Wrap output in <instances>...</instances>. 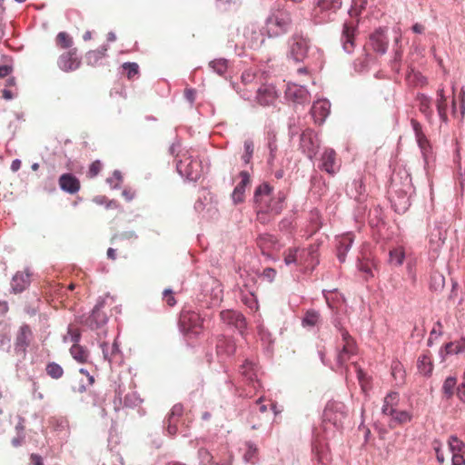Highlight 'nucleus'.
Here are the masks:
<instances>
[{"instance_id": "14", "label": "nucleus", "mask_w": 465, "mask_h": 465, "mask_svg": "<svg viewBox=\"0 0 465 465\" xmlns=\"http://www.w3.org/2000/svg\"><path fill=\"white\" fill-rule=\"evenodd\" d=\"M277 92L272 84H262L258 90L256 100L262 106L272 104L277 99Z\"/></svg>"}, {"instance_id": "44", "label": "nucleus", "mask_w": 465, "mask_h": 465, "mask_svg": "<svg viewBox=\"0 0 465 465\" xmlns=\"http://www.w3.org/2000/svg\"><path fill=\"white\" fill-rule=\"evenodd\" d=\"M320 315L315 311H308L303 318V324L307 326H314L319 321Z\"/></svg>"}, {"instance_id": "47", "label": "nucleus", "mask_w": 465, "mask_h": 465, "mask_svg": "<svg viewBox=\"0 0 465 465\" xmlns=\"http://www.w3.org/2000/svg\"><path fill=\"white\" fill-rule=\"evenodd\" d=\"M244 149H245V153H243V155L242 156L243 162L247 164L250 163L252 157V153H253V143L252 141H245L244 142Z\"/></svg>"}, {"instance_id": "51", "label": "nucleus", "mask_w": 465, "mask_h": 465, "mask_svg": "<svg viewBox=\"0 0 465 465\" xmlns=\"http://www.w3.org/2000/svg\"><path fill=\"white\" fill-rule=\"evenodd\" d=\"M101 170H102V163H101V162L98 161V160L94 161L89 166L87 176L89 178H94V177H95L100 173Z\"/></svg>"}, {"instance_id": "46", "label": "nucleus", "mask_w": 465, "mask_h": 465, "mask_svg": "<svg viewBox=\"0 0 465 465\" xmlns=\"http://www.w3.org/2000/svg\"><path fill=\"white\" fill-rule=\"evenodd\" d=\"M183 406L180 403L178 404H175L173 406L169 415H168V418L171 419V421H178L179 418L183 415Z\"/></svg>"}, {"instance_id": "58", "label": "nucleus", "mask_w": 465, "mask_h": 465, "mask_svg": "<svg viewBox=\"0 0 465 465\" xmlns=\"http://www.w3.org/2000/svg\"><path fill=\"white\" fill-rule=\"evenodd\" d=\"M177 422L171 421V419L167 418V431L172 436L175 435L178 431Z\"/></svg>"}, {"instance_id": "61", "label": "nucleus", "mask_w": 465, "mask_h": 465, "mask_svg": "<svg viewBox=\"0 0 465 465\" xmlns=\"http://www.w3.org/2000/svg\"><path fill=\"white\" fill-rule=\"evenodd\" d=\"M411 124L414 131L415 137L419 135L420 136V134H423L421 124L415 119H411Z\"/></svg>"}, {"instance_id": "19", "label": "nucleus", "mask_w": 465, "mask_h": 465, "mask_svg": "<svg viewBox=\"0 0 465 465\" xmlns=\"http://www.w3.org/2000/svg\"><path fill=\"white\" fill-rule=\"evenodd\" d=\"M321 168L329 174H334L339 169L336 163V153L333 149H326L322 155Z\"/></svg>"}, {"instance_id": "60", "label": "nucleus", "mask_w": 465, "mask_h": 465, "mask_svg": "<svg viewBox=\"0 0 465 465\" xmlns=\"http://www.w3.org/2000/svg\"><path fill=\"white\" fill-rule=\"evenodd\" d=\"M451 465H465V459L462 454L454 453L451 459Z\"/></svg>"}, {"instance_id": "30", "label": "nucleus", "mask_w": 465, "mask_h": 465, "mask_svg": "<svg viewBox=\"0 0 465 465\" xmlns=\"http://www.w3.org/2000/svg\"><path fill=\"white\" fill-rule=\"evenodd\" d=\"M417 367L419 371L424 376H430L433 371V364L427 355L419 357L417 361Z\"/></svg>"}, {"instance_id": "54", "label": "nucleus", "mask_w": 465, "mask_h": 465, "mask_svg": "<svg viewBox=\"0 0 465 465\" xmlns=\"http://www.w3.org/2000/svg\"><path fill=\"white\" fill-rule=\"evenodd\" d=\"M437 111H438V114H439L440 117L443 121H446L447 120V114H446L447 106H446V103H441V101H437Z\"/></svg>"}, {"instance_id": "33", "label": "nucleus", "mask_w": 465, "mask_h": 465, "mask_svg": "<svg viewBox=\"0 0 465 465\" xmlns=\"http://www.w3.org/2000/svg\"><path fill=\"white\" fill-rule=\"evenodd\" d=\"M28 284V275L25 277L23 273H16L13 278V289L15 292H21Z\"/></svg>"}, {"instance_id": "31", "label": "nucleus", "mask_w": 465, "mask_h": 465, "mask_svg": "<svg viewBox=\"0 0 465 465\" xmlns=\"http://www.w3.org/2000/svg\"><path fill=\"white\" fill-rule=\"evenodd\" d=\"M70 353L80 363H85L89 357L88 351L79 344H74L70 349Z\"/></svg>"}, {"instance_id": "2", "label": "nucleus", "mask_w": 465, "mask_h": 465, "mask_svg": "<svg viewBox=\"0 0 465 465\" xmlns=\"http://www.w3.org/2000/svg\"><path fill=\"white\" fill-rule=\"evenodd\" d=\"M401 173H393L391 177V184L388 188V200L396 213H404L410 206V197L408 195L411 189V177L404 173V180Z\"/></svg>"}, {"instance_id": "20", "label": "nucleus", "mask_w": 465, "mask_h": 465, "mask_svg": "<svg viewBox=\"0 0 465 465\" xmlns=\"http://www.w3.org/2000/svg\"><path fill=\"white\" fill-rule=\"evenodd\" d=\"M106 321V314L102 311L101 305L98 304L93 309L91 314L86 319L85 323L88 327L94 330L104 325Z\"/></svg>"}, {"instance_id": "39", "label": "nucleus", "mask_w": 465, "mask_h": 465, "mask_svg": "<svg viewBox=\"0 0 465 465\" xmlns=\"http://www.w3.org/2000/svg\"><path fill=\"white\" fill-rule=\"evenodd\" d=\"M449 446L450 450L452 452V455L454 453H460L463 451V449L465 448V444L462 440H460L456 435H451L449 438Z\"/></svg>"}, {"instance_id": "50", "label": "nucleus", "mask_w": 465, "mask_h": 465, "mask_svg": "<svg viewBox=\"0 0 465 465\" xmlns=\"http://www.w3.org/2000/svg\"><path fill=\"white\" fill-rule=\"evenodd\" d=\"M276 275H277L276 270L273 268L268 267L262 271L261 277L262 278V280H264L268 282H272L274 281Z\"/></svg>"}, {"instance_id": "9", "label": "nucleus", "mask_w": 465, "mask_h": 465, "mask_svg": "<svg viewBox=\"0 0 465 465\" xmlns=\"http://www.w3.org/2000/svg\"><path fill=\"white\" fill-rule=\"evenodd\" d=\"M240 372L244 378L250 391L245 393L246 397H252L261 388V383L257 378V371L255 365L249 361H246L240 368Z\"/></svg>"}, {"instance_id": "15", "label": "nucleus", "mask_w": 465, "mask_h": 465, "mask_svg": "<svg viewBox=\"0 0 465 465\" xmlns=\"http://www.w3.org/2000/svg\"><path fill=\"white\" fill-rule=\"evenodd\" d=\"M356 32V24L354 21L345 22L343 25L341 42L343 49L351 53L354 48V36Z\"/></svg>"}, {"instance_id": "22", "label": "nucleus", "mask_w": 465, "mask_h": 465, "mask_svg": "<svg viewBox=\"0 0 465 465\" xmlns=\"http://www.w3.org/2000/svg\"><path fill=\"white\" fill-rule=\"evenodd\" d=\"M400 395L397 391L388 393L383 401L381 408L382 413L386 415H394L396 406L399 404Z\"/></svg>"}, {"instance_id": "17", "label": "nucleus", "mask_w": 465, "mask_h": 465, "mask_svg": "<svg viewBox=\"0 0 465 465\" xmlns=\"http://www.w3.org/2000/svg\"><path fill=\"white\" fill-rule=\"evenodd\" d=\"M331 104L327 100H319L312 107L311 113L316 124H322L330 113Z\"/></svg>"}, {"instance_id": "56", "label": "nucleus", "mask_w": 465, "mask_h": 465, "mask_svg": "<svg viewBox=\"0 0 465 465\" xmlns=\"http://www.w3.org/2000/svg\"><path fill=\"white\" fill-rule=\"evenodd\" d=\"M258 410L261 413H264L268 411L267 405L263 403L262 397H260L254 403L252 411Z\"/></svg>"}, {"instance_id": "6", "label": "nucleus", "mask_w": 465, "mask_h": 465, "mask_svg": "<svg viewBox=\"0 0 465 465\" xmlns=\"http://www.w3.org/2000/svg\"><path fill=\"white\" fill-rule=\"evenodd\" d=\"M179 327L183 334L196 336L203 331V319L195 312L183 311L180 315Z\"/></svg>"}, {"instance_id": "28", "label": "nucleus", "mask_w": 465, "mask_h": 465, "mask_svg": "<svg viewBox=\"0 0 465 465\" xmlns=\"http://www.w3.org/2000/svg\"><path fill=\"white\" fill-rule=\"evenodd\" d=\"M405 258L404 251L401 247L392 248L389 251L388 263L391 266H400Z\"/></svg>"}, {"instance_id": "1", "label": "nucleus", "mask_w": 465, "mask_h": 465, "mask_svg": "<svg viewBox=\"0 0 465 465\" xmlns=\"http://www.w3.org/2000/svg\"><path fill=\"white\" fill-rule=\"evenodd\" d=\"M258 215L268 214L274 217L282 213L284 208L285 195L279 193L272 194V187L266 183L260 184L254 193Z\"/></svg>"}, {"instance_id": "12", "label": "nucleus", "mask_w": 465, "mask_h": 465, "mask_svg": "<svg viewBox=\"0 0 465 465\" xmlns=\"http://www.w3.org/2000/svg\"><path fill=\"white\" fill-rule=\"evenodd\" d=\"M318 263V247L316 245H310L306 249H301L300 266L305 270H313Z\"/></svg>"}, {"instance_id": "11", "label": "nucleus", "mask_w": 465, "mask_h": 465, "mask_svg": "<svg viewBox=\"0 0 465 465\" xmlns=\"http://www.w3.org/2000/svg\"><path fill=\"white\" fill-rule=\"evenodd\" d=\"M220 318L223 323L235 327L241 333L246 327L245 318L239 312L224 310L220 312Z\"/></svg>"}, {"instance_id": "25", "label": "nucleus", "mask_w": 465, "mask_h": 465, "mask_svg": "<svg viewBox=\"0 0 465 465\" xmlns=\"http://www.w3.org/2000/svg\"><path fill=\"white\" fill-rule=\"evenodd\" d=\"M277 244L276 238L272 234H261L257 238V245L262 250V253L269 252L272 249H274Z\"/></svg>"}, {"instance_id": "3", "label": "nucleus", "mask_w": 465, "mask_h": 465, "mask_svg": "<svg viewBox=\"0 0 465 465\" xmlns=\"http://www.w3.org/2000/svg\"><path fill=\"white\" fill-rule=\"evenodd\" d=\"M292 24L291 13L284 9H279L267 18L265 31L269 36L277 37L286 34L290 30Z\"/></svg>"}, {"instance_id": "13", "label": "nucleus", "mask_w": 465, "mask_h": 465, "mask_svg": "<svg viewBox=\"0 0 465 465\" xmlns=\"http://www.w3.org/2000/svg\"><path fill=\"white\" fill-rule=\"evenodd\" d=\"M80 60L77 57V50L71 49L64 53L58 59V65L64 71H74L80 66Z\"/></svg>"}, {"instance_id": "21", "label": "nucleus", "mask_w": 465, "mask_h": 465, "mask_svg": "<svg viewBox=\"0 0 465 465\" xmlns=\"http://www.w3.org/2000/svg\"><path fill=\"white\" fill-rule=\"evenodd\" d=\"M59 186L63 191L74 194L80 190V182L74 175L64 173L59 178Z\"/></svg>"}, {"instance_id": "35", "label": "nucleus", "mask_w": 465, "mask_h": 465, "mask_svg": "<svg viewBox=\"0 0 465 465\" xmlns=\"http://www.w3.org/2000/svg\"><path fill=\"white\" fill-rule=\"evenodd\" d=\"M45 371L49 377L54 380H58L64 375V369L56 362L47 363Z\"/></svg>"}, {"instance_id": "40", "label": "nucleus", "mask_w": 465, "mask_h": 465, "mask_svg": "<svg viewBox=\"0 0 465 465\" xmlns=\"http://www.w3.org/2000/svg\"><path fill=\"white\" fill-rule=\"evenodd\" d=\"M391 375L399 381L403 382L405 379V371L402 364L400 361H393L391 364Z\"/></svg>"}, {"instance_id": "23", "label": "nucleus", "mask_w": 465, "mask_h": 465, "mask_svg": "<svg viewBox=\"0 0 465 465\" xmlns=\"http://www.w3.org/2000/svg\"><path fill=\"white\" fill-rule=\"evenodd\" d=\"M353 237L351 233L341 235L338 240L337 256L341 262L345 261L347 252L350 250Z\"/></svg>"}, {"instance_id": "41", "label": "nucleus", "mask_w": 465, "mask_h": 465, "mask_svg": "<svg viewBox=\"0 0 465 465\" xmlns=\"http://www.w3.org/2000/svg\"><path fill=\"white\" fill-rule=\"evenodd\" d=\"M210 67L219 75H223L227 72V61L225 59H217L210 62Z\"/></svg>"}, {"instance_id": "42", "label": "nucleus", "mask_w": 465, "mask_h": 465, "mask_svg": "<svg viewBox=\"0 0 465 465\" xmlns=\"http://www.w3.org/2000/svg\"><path fill=\"white\" fill-rule=\"evenodd\" d=\"M56 45L61 48H69L73 45V39L66 32H60L56 36Z\"/></svg>"}, {"instance_id": "34", "label": "nucleus", "mask_w": 465, "mask_h": 465, "mask_svg": "<svg viewBox=\"0 0 465 465\" xmlns=\"http://www.w3.org/2000/svg\"><path fill=\"white\" fill-rule=\"evenodd\" d=\"M359 268L361 272L371 276H373L371 269H376L375 262L373 261H369V257L367 256V250L365 248L362 251V261H361Z\"/></svg>"}, {"instance_id": "10", "label": "nucleus", "mask_w": 465, "mask_h": 465, "mask_svg": "<svg viewBox=\"0 0 465 465\" xmlns=\"http://www.w3.org/2000/svg\"><path fill=\"white\" fill-rule=\"evenodd\" d=\"M309 49V40L302 35H293L291 38L290 54L296 61H302Z\"/></svg>"}, {"instance_id": "52", "label": "nucleus", "mask_w": 465, "mask_h": 465, "mask_svg": "<svg viewBox=\"0 0 465 465\" xmlns=\"http://www.w3.org/2000/svg\"><path fill=\"white\" fill-rule=\"evenodd\" d=\"M163 301L166 302V304L170 307H173L176 303V300L173 295V292L170 289H166L163 291Z\"/></svg>"}, {"instance_id": "63", "label": "nucleus", "mask_w": 465, "mask_h": 465, "mask_svg": "<svg viewBox=\"0 0 465 465\" xmlns=\"http://www.w3.org/2000/svg\"><path fill=\"white\" fill-rule=\"evenodd\" d=\"M420 149L421 153L423 155L424 161L426 163H428L430 154L431 153V146H430V144H428L427 146L423 145V146L420 147Z\"/></svg>"}, {"instance_id": "4", "label": "nucleus", "mask_w": 465, "mask_h": 465, "mask_svg": "<svg viewBox=\"0 0 465 465\" xmlns=\"http://www.w3.org/2000/svg\"><path fill=\"white\" fill-rule=\"evenodd\" d=\"M176 167L180 174L185 176L191 181H197L201 177L203 172L201 161L195 158L189 152L180 155Z\"/></svg>"}, {"instance_id": "48", "label": "nucleus", "mask_w": 465, "mask_h": 465, "mask_svg": "<svg viewBox=\"0 0 465 465\" xmlns=\"http://www.w3.org/2000/svg\"><path fill=\"white\" fill-rule=\"evenodd\" d=\"M312 130H305L304 132H302V134L301 135L302 146L303 148H308L309 151H312V148H311L308 145V144L312 145Z\"/></svg>"}, {"instance_id": "62", "label": "nucleus", "mask_w": 465, "mask_h": 465, "mask_svg": "<svg viewBox=\"0 0 465 465\" xmlns=\"http://www.w3.org/2000/svg\"><path fill=\"white\" fill-rule=\"evenodd\" d=\"M13 72V67L11 65H0V78H4L9 75Z\"/></svg>"}, {"instance_id": "32", "label": "nucleus", "mask_w": 465, "mask_h": 465, "mask_svg": "<svg viewBox=\"0 0 465 465\" xmlns=\"http://www.w3.org/2000/svg\"><path fill=\"white\" fill-rule=\"evenodd\" d=\"M457 384V379L454 376H449L443 382L442 392L447 400H450L454 395V389Z\"/></svg>"}, {"instance_id": "36", "label": "nucleus", "mask_w": 465, "mask_h": 465, "mask_svg": "<svg viewBox=\"0 0 465 465\" xmlns=\"http://www.w3.org/2000/svg\"><path fill=\"white\" fill-rule=\"evenodd\" d=\"M392 417L391 427H395L397 424H401L408 422L411 420V416L406 411H397L395 409L394 415H391Z\"/></svg>"}, {"instance_id": "43", "label": "nucleus", "mask_w": 465, "mask_h": 465, "mask_svg": "<svg viewBox=\"0 0 465 465\" xmlns=\"http://www.w3.org/2000/svg\"><path fill=\"white\" fill-rule=\"evenodd\" d=\"M418 100L420 102V110L422 114H424L425 115H429L431 112H430V99L429 97H427L426 95L424 94H420L418 96Z\"/></svg>"}, {"instance_id": "64", "label": "nucleus", "mask_w": 465, "mask_h": 465, "mask_svg": "<svg viewBox=\"0 0 465 465\" xmlns=\"http://www.w3.org/2000/svg\"><path fill=\"white\" fill-rule=\"evenodd\" d=\"M457 396L465 403V384L461 383L457 387Z\"/></svg>"}, {"instance_id": "18", "label": "nucleus", "mask_w": 465, "mask_h": 465, "mask_svg": "<svg viewBox=\"0 0 465 465\" xmlns=\"http://www.w3.org/2000/svg\"><path fill=\"white\" fill-rule=\"evenodd\" d=\"M241 182L235 186L232 198L235 204L244 201V192L247 185L251 183L250 174L246 171L240 173Z\"/></svg>"}, {"instance_id": "55", "label": "nucleus", "mask_w": 465, "mask_h": 465, "mask_svg": "<svg viewBox=\"0 0 465 465\" xmlns=\"http://www.w3.org/2000/svg\"><path fill=\"white\" fill-rule=\"evenodd\" d=\"M401 60V52L400 50H396L395 54H394V57L391 61V67L396 72H398L400 69Z\"/></svg>"}, {"instance_id": "45", "label": "nucleus", "mask_w": 465, "mask_h": 465, "mask_svg": "<svg viewBox=\"0 0 465 465\" xmlns=\"http://www.w3.org/2000/svg\"><path fill=\"white\" fill-rule=\"evenodd\" d=\"M123 69L124 70L128 79H132L139 73V66L136 63H124L123 64Z\"/></svg>"}, {"instance_id": "38", "label": "nucleus", "mask_w": 465, "mask_h": 465, "mask_svg": "<svg viewBox=\"0 0 465 465\" xmlns=\"http://www.w3.org/2000/svg\"><path fill=\"white\" fill-rule=\"evenodd\" d=\"M101 347L104 357L108 361H112L114 355L119 351V348L116 342H114L112 345H109L107 342H104L102 343Z\"/></svg>"}, {"instance_id": "5", "label": "nucleus", "mask_w": 465, "mask_h": 465, "mask_svg": "<svg viewBox=\"0 0 465 465\" xmlns=\"http://www.w3.org/2000/svg\"><path fill=\"white\" fill-rule=\"evenodd\" d=\"M341 342L339 345L336 356V365L338 368L345 367L348 361H351L358 353V347L355 340L346 330H341Z\"/></svg>"}, {"instance_id": "59", "label": "nucleus", "mask_w": 465, "mask_h": 465, "mask_svg": "<svg viewBox=\"0 0 465 465\" xmlns=\"http://www.w3.org/2000/svg\"><path fill=\"white\" fill-rule=\"evenodd\" d=\"M454 342H455V345H454L455 354H459V353L465 351V337H463L460 341H454Z\"/></svg>"}, {"instance_id": "53", "label": "nucleus", "mask_w": 465, "mask_h": 465, "mask_svg": "<svg viewBox=\"0 0 465 465\" xmlns=\"http://www.w3.org/2000/svg\"><path fill=\"white\" fill-rule=\"evenodd\" d=\"M256 454H257V448L252 444H248V450H247L246 453L244 454V459L247 461L253 462V459L255 458Z\"/></svg>"}, {"instance_id": "8", "label": "nucleus", "mask_w": 465, "mask_h": 465, "mask_svg": "<svg viewBox=\"0 0 465 465\" xmlns=\"http://www.w3.org/2000/svg\"><path fill=\"white\" fill-rule=\"evenodd\" d=\"M341 6V0H318L313 8V16L319 23L327 21L330 15Z\"/></svg>"}, {"instance_id": "27", "label": "nucleus", "mask_w": 465, "mask_h": 465, "mask_svg": "<svg viewBox=\"0 0 465 465\" xmlns=\"http://www.w3.org/2000/svg\"><path fill=\"white\" fill-rule=\"evenodd\" d=\"M107 46L104 45L96 50H91L85 54L86 63L89 65H96L106 54Z\"/></svg>"}, {"instance_id": "26", "label": "nucleus", "mask_w": 465, "mask_h": 465, "mask_svg": "<svg viewBox=\"0 0 465 465\" xmlns=\"http://www.w3.org/2000/svg\"><path fill=\"white\" fill-rule=\"evenodd\" d=\"M374 1L375 0H353V5L349 11L350 16L351 18L357 17L361 11L373 7Z\"/></svg>"}, {"instance_id": "7", "label": "nucleus", "mask_w": 465, "mask_h": 465, "mask_svg": "<svg viewBox=\"0 0 465 465\" xmlns=\"http://www.w3.org/2000/svg\"><path fill=\"white\" fill-rule=\"evenodd\" d=\"M33 337L34 335L30 326L28 324L21 325L15 334L14 343L15 352L22 358H25L26 350L31 343Z\"/></svg>"}, {"instance_id": "16", "label": "nucleus", "mask_w": 465, "mask_h": 465, "mask_svg": "<svg viewBox=\"0 0 465 465\" xmlns=\"http://www.w3.org/2000/svg\"><path fill=\"white\" fill-rule=\"evenodd\" d=\"M236 351V345L232 338L220 335L216 341V352L221 357H229Z\"/></svg>"}, {"instance_id": "29", "label": "nucleus", "mask_w": 465, "mask_h": 465, "mask_svg": "<svg viewBox=\"0 0 465 465\" xmlns=\"http://www.w3.org/2000/svg\"><path fill=\"white\" fill-rule=\"evenodd\" d=\"M301 249L291 247L283 252V260L286 265L295 264L300 266Z\"/></svg>"}, {"instance_id": "37", "label": "nucleus", "mask_w": 465, "mask_h": 465, "mask_svg": "<svg viewBox=\"0 0 465 465\" xmlns=\"http://www.w3.org/2000/svg\"><path fill=\"white\" fill-rule=\"evenodd\" d=\"M445 278L440 272H433L430 276V289L435 292H440L444 288Z\"/></svg>"}, {"instance_id": "24", "label": "nucleus", "mask_w": 465, "mask_h": 465, "mask_svg": "<svg viewBox=\"0 0 465 465\" xmlns=\"http://www.w3.org/2000/svg\"><path fill=\"white\" fill-rule=\"evenodd\" d=\"M286 95L298 104L304 103L308 96L307 91L303 87L297 85L289 86L286 91Z\"/></svg>"}, {"instance_id": "57", "label": "nucleus", "mask_w": 465, "mask_h": 465, "mask_svg": "<svg viewBox=\"0 0 465 465\" xmlns=\"http://www.w3.org/2000/svg\"><path fill=\"white\" fill-rule=\"evenodd\" d=\"M269 134H274V133L273 132H270ZM268 146H269L270 151H271V155L273 158L274 157V153L277 150L276 140H275V135L274 134H270Z\"/></svg>"}, {"instance_id": "49", "label": "nucleus", "mask_w": 465, "mask_h": 465, "mask_svg": "<svg viewBox=\"0 0 465 465\" xmlns=\"http://www.w3.org/2000/svg\"><path fill=\"white\" fill-rule=\"evenodd\" d=\"M242 302L252 310L258 309V302L256 297L252 293L243 295L242 297Z\"/></svg>"}]
</instances>
